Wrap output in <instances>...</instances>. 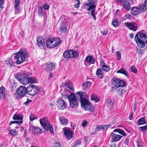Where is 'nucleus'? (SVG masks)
Returning a JSON list of instances; mask_svg holds the SVG:
<instances>
[{
    "label": "nucleus",
    "mask_w": 147,
    "mask_h": 147,
    "mask_svg": "<svg viewBox=\"0 0 147 147\" xmlns=\"http://www.w3.org/2000/svg\"><path fill=\"white\" fill-rule=\"evenodd\" d=\"M76 95L77 97L78 96V95H79L81 107H82L84 108L85 110H89L91 112L93 111L94 109L92 108L93 106L91 103L88 100H86L85 98L83 97L86 95L85 92H77Z\"/></svg>",
    "instance_id": "nucleus-1"
},
{
    "label": "nucleus",
    "mask_w": 147,
    "mask_h": 147,
    "mask_svg": "<svg viewBox=\"0 0 147 147\" xmlns=\"http://www.w3.org/2000/svg\"><path fill=\"white\" fill-rule=\"evenodd\" d=\"M135 40L140 48H144L147 42V36L145 33L139 32L135 35Z\"/></svg>",
    "instance_id": "nucleus-2"
},
{
    "label": "nucleus",
    "mask_w": 147,
    "mask_h": 147,
    "mask_svg": "<svg viewBox=\"0 0 147 147\" xmlns=\"http://www.w3.org/2000/svg\"><path fill=\"white\" fill-rule=\"evenodd\" d=\"M97 2L96 0H88L87 2L83 5V6L87 9L88 11H91V14L95 20H96L95 11L96 6L95 3Z\"/></svg>",
    "instance_id": "nucleus-3"
},
{
    "label": "nucleus",
    "mask_w": 147,
    "mask_h": 147,
    "mask_svg": "<svg viewBox=\"0 0 147 147\" xmlns=\"http://www.w3.org/2000/svg\"><path fill=\"white\" fill-rule=\"evenodd\" d=\"M29 55L27 51L24 50H20L17 53L14 58L17 60L16 61L17 63L19 64L23 63L26 58L29 57Z\"/></svg>",
    "instance_id": "nucleus-4"
},
{
    "label": "nucleus",
    "mask_w": 147,
    "mask_h": 147,
    "mask_svg": "<svg viewBox=\"0 0 147 147\" xmlns=\"http://www.w3.org/2000/svg\"><path fill=\"white\" fill-rule=\"evenodd\" d=\"M61 40L59 37L48 39L46 41L47 47L49 48H53L61 44Z\"/></svg>",
    "instance_id": "nucleus-5"
},
{
    "label": "nucleus",
    "mask_w": 147,
    "mask_h": 147,
    "mask_svg": "<svg viewBox=\"0 0 147 147\" xmlns=\"http://www.w3.org/2000/svg\"><path fill=\"white\" fill-rule=\"evenodd\" d=\"M40 122L42 126L47 131L49 130L51 134L54 133L53 126L50 125L48 120L46 118H42L40 120Z\"/></svg>",
    "instance_id": "nucleus-6"
},
{
    "label": "nucleus",
    "mask_w": 147,
    "mask_h": 147,
    "mask_svg": "<svg viewBox=\"0 0 147 147\" xmlns=\"http://www.w3.org/2000/svg\"><path fill=\"white\" fill-rule=\"evenodd\" d=\"M77 98L75 94L71 93L68 96V98L69 100V105L72 108H75L78 107V103L77 102V98L79 97V95H78Z\"/></svg>",
    "instance_id": "nucleus-7"
},
{
    "label": "nucleus",
    "mask_w": 147,
    "mask_h": 147,
    "mask_svg": "<svg viewBox=\"0 0 147 147\" xmlns=\"http://www.w3.org/2000/svg\"><path fill=\"white\" fill-rule=\"evenodd\" d=\"M15 77L17 80L24 85H26L29 83V77L27 74H19Z\"/></svg>",
    "instance_id": "nucleus-8"
},
{
    "label": "nucleus",
    "mask_w": 147,
    "mask_h": 147,
    "mask_svg": "<svg viewBox=\"0 0 147 147\" xmlns=\"http://www.w3.org/2000/svg\"><path fill=\"white\" fill-rule=\"evenodd\" d=\"M40 90L38 87L33 84H30L27 87V94L31 96H34L37 94Z\"/></svg>",
    "instance_id": "nucleus-9"
},
{
    "label": "nucleus",
    "mask_w": 147,
    "mask_h": 147,
    "mask_svg": "<svg viewBox=\"0 0 147 147\" xmlns=\"http://www.w3.org/2000/svg\"><path fill=\"white\" fill-rule=\"evenodd\" d=\"M16 93L17 94L20 96H22L25 95L27 92V87L23 86H20L17 89Z\"/></svg>",
    "instance_id": "nucleus-10"
},
{
    "label": "nucleus",
    "mask_w": 147,
    "mask_h": 147,
    "mask_svg": "<svg viewBox=\"0 0 147 147\" xmlns=\"http://www.w3.org/2000/svg\"><path fill=\"white\" fill-rule=\"evenodd\" d=\"M56 105L59 109L63 110L66 108L67 105L66 103L61 99H59L57 102Z\"/></svg>",
    "instance_id": "nucleus-11"
},
{
    "label": "nucleus",
    "mask_w": 147,
    "mask_h": 147,
    "mask_svg": "<svg viewBox=\"0 0 147 147\" xmlns=\"http://www.w3.org/2000/svg\"><path fill=\"white\" fill-rule=\"evenodd\" d=\"M37 43L38 46L41 49L44 48L45 43L44 39L42 37L38 36L36 39Z\"/></svg>",
    "instance_id": "nucleus-12"
},
{
    "label": "nucleus",
    "mask_w": 147,
    "mask_h": 147,
    "mask_svg": "<svg viewBox=\"0 0 147 147\" xmlns=\"http://www.w3.org/2000/svg\"><path fill=\"white\" fill-rule=\"evenodd\" d=\"M112 142H116L119 141L122 137V136L112 132L111 134Z\"/></svg>",
    "instance_id": "nucleus-13"
},
{
    "label": "nucleus",
    "mask_w": 147,
    "mask_h": 147,
    "mask_svg": "<svg viewBox=\"0 0 147 147\" xmlns=\"http://www.w3.org/2000/svg\"><path fill=\"white\" fill-rule=\"evenodd\" d=\"M132 1L131 0H123L122 4L123 8L126 10H130L131 9L130 3Z\"/></svg>",
    "instance_id": "nucleus-14"
},
{
    "label": "nucleus",
    "mask_w": 147,
    "mask_h": 147,
    "mask_svg": "<svg viewBox=\"0 0 147 147\" xmlns=\"http://www.w3.org/2000/svg\"><path fill=\"white\" fill-rule=\"evenodd\" d=\"M63 134L68 140L73 137L72 132L69 129H65L64 131Z\"/></svg>",
    "instance_id": "nucleus-15"
},
{
    "label": "nucleus",
    "mask_w": 147,
    "mask_h": 147,
    "mask_svg": "<svg viewBox=\"0 0 147 147\" xmlns=\"http://www.w3.org/2000/svg\"><path fill=\"white\" fill-rule=\"evenodd\" d=\"M140 12H143L140 10V7L139 9L136 7H133L131 10V13L133 15H137L139 14Z\"/></svg>",
    "instance_id": "nucleus-16"
},
{
    "label": "nucleus",
    "mask_w": 147,
    "mask_h": 147,
    "mask_svg": "<svg viewBox=\"0 0 147 147\" xmlns=\"http://www.w3.org/2000/svg\"><path fill=\"white\" fill-rule=\"evenodd\" d=\"M85 61L86 63L90 64H94L95 61V59L92 56H87Z\"/></svg>",
    "instance_id": "nucleus-17"
},
{
    "label": "nucleus",
    "mask_w": 147,
    "mask_h": 147,
    "mask_svg": "<svg viewBox=\"0 0 147 147\" xmlns=\"http://www.w3.org/2000/svg\"><path fill=\"white\" fill-rule=\"evenodd\" d=\"M92 85V83L89 81L84 82L82 84V89L84 90L88 89Z\"/></svg>",
    "instance_id": "nucleus-18"
},
{
    "label": "nucleus",
    "mask_w": 147,
    "mask_h": 147,
    "mask_svg": "<svg viewBox=\"0 0 147 147\" xmlns=\"http://www.w3.org/2000/svg\"><path fill=\"white\" fill-rule=\"evenodd\" d=\"M55 68V64L54 63H46V69L48 71L51 70Z\"/></svg>",
    "instance_id": "nucleus-19"
},
{
    "label": "nucleus",
    "mask_w": 147,
    "mask_h": 147,
    "mask_svg": "<svg viewBox=\"0 0 147 147\" xmlns=\"http://www.w3.org/2000/svg\"><path fill=\"white\" fill-rule=\"evenodd\" d=\"M67 18L66 16L64 15L61 16V17L60 20L61 21V27L60 28H66L67 26H66V22L65 20H66Z\"/></svg>",
    "instance_id": "nucleus-20"
},
{
    "label": "nucleus",
    "mask_w": 147,
    "mask_h": 147,
    "mask_svg": "<svg viewBox=\"0 0 147 147\" xmlns=\"http://www.w3.org/2000/svg\"><path fill=\"white\" fill-rule=\"evenodd\" d=\"M5 89L3 87L0 88V99L3 100L5 96Z\"/></svg>",
    "instance_id": "nucleus-21"
},
{
    "label": "nucleus",
    "mask_w": 147,
    "mask_h": 147,
    "mask_svg": "<svg viewBox=\"0 0 147 147\" xmlns=\"http://www.w3.org/2000/svg\"><path fill=\"white\" fill-rule=\"evenodd\" d=\"M59 120L61 124L64 125H66L68 123V119L63 117H59Z\"/></svg>",
    "instance_id": "nucleus-22"
},
{
    "label": "nucleus",
    "mask_w": 147,
    "mask_h": 147,
    "mask_svg": "<svg viewBox=\"0 0 147 147\" xmlns=\"http://www.w3.org/2000/svg\"><path fill=\"white\" fill-rule=\"evenodd\" d=\"M126 26L128 28H138L140 26L134 22L126 23L125 24Z\"/></svg>",
    "instance_id": "nucleus-23"
},
{
    "label": "nucleus",
    "mask_w": 147,
    "mask_h": 147,
    "mask_svg": "<svg viewBox=\"0 0 147 147\" xmlns=\"http://www.w3.org/2000/svg\"><path fill=\"white\" fill-rule=\"evenodd\" d=\"M140 10L142 11H144L147 9V0H145L144 2V5L141 3L140 4Z\"/></svg>",
    "instance_id": "nucleus-24"
},
{
    "label": "nucleus",
    "mask_w": 147,
    "mask_h": 147,
    "mask_svg": "<svg viewBox=\"0 0 147 147\" xmlns=\"http://www.w3.org/2000/svg\"><path fill=\"white\" fill-rule=\"evenodd\" d=\"M23 117L22 115L15 114L13 116V119L14 120H23Z\"/></svg>",
    "instance_id": "nucleus-25"
},
{
    "label": "nucleus",
    "mask_w": 147,
    "mask_h": 147,
    "mask_svg": "<svg viewBox=\"0 0 147 147\" xmlns=\"http://www.w3.org/2000/svg\"><path fill=\"white\" fill-rule=\"evenodd\" d=\"M71 50H66L63 53V56L66 58H71Z\"/></svg>",
    "instance_id": "nucleus-26"
},
{
    "label": "nucleus",
    "mask_w": 147,
    "mask_h": 147,
    "mask_svg": "<svg viewBox=\"0 0 147 147\" xmlns=\"http://www.w3.org/2000/svg\"><path fill=\"white\" fill-rule=\"evenodd\" d=\"M119 79L116 78H113L111 80V82L112 84L115 86L117 87L118 84H119Z\"/></svg>",
    "instance_id": "nucleus-27"
},
{
    "label": "nucleus",
    "mask_w": 147,
    "mask_h": 147,
    "mask_svg": "<svg viewBox=\"0 0 147 147\" xmlns=\"http://www.w3.org/2000/svg\"><path fill=\"white\" fill-rule=\"evenodd\" d=\"M65 86L70 89L71 91L74 90V88L72 86V84L71 82L70 81L67 82L65 84Z\"/></svg>",
    "instance_id": "nucleus-28"
},
{
    "label": "nucleus",
    "mask_w": 147,
    "mask_h": 147,
    "mask_svg": "<svg viewBox=\"0 0 147 147\" xmlns=\"http://www.w3.org/2000/svg\"><path fill=\"white\" fill-rule=\"evenodd\" d=\"M107 105L110 109H112L113 107L115 104V102L113 101L110 98H109L107 100Z\"/></svg>",
    "instance_id": "nucleus-29"
},
{
    "label": "nucleus",
    "mask_w": 147,
    "mask_h": 147,
    "mask_svg": "<svg viewBox=\"0 0 147 147\" xmlns=\"http://www.w3.org/2000/svg\"><path fill=\"white\" fill-rule=\"evenodd\" d=\"M117 73L123 74L127 77L129 76L128 72L123 68H121L117 71Z\"/></svg>",
    "instance_id": "nucleus-30"
},
{
    "label": "nucleus",
    "mask_w": 147,
    "mask_h": 147,
    "mask_svg": "<svg viewBox=\"0 0 147 147\" xmlns=\"http://www.w3.org/2000/svg\"><path fill=\"white\" fill-rule=\"evenodd\" d=\"M71 58H77L79 55L78 53L76 51L73 50H71Z\"/></svg>",
    "instance_id": "nucleus-31"
},
{
    "label": "nucleus",
    "mask_w": 147,
    "mask_h": 147,
    "mask_svg": "<svg viewBox=\"0 0 147 147\" xmlns=\"http://www.w3.org/2000/svg\"><path fill=\"white\" fill-rule=\"evenodd\" d=\"M107 128L106 125H98L96 127L97 129L99 131L106 130Z\"/></svg>",
    "instance_id": "nucleus-32"
},
{
    "label": "nucleus",
    "mask_w": 147,
    "mask_h": 147,
    "mask_svg": "<svg viewBox=\"0 0 147 147\" xmlns=\"http://www.w3.org/2000/svg\"><path fill=\"white\" fill-rule=\"evenodd\" d=\"M138 125H142L146 123V119L144 117H142L139 119L137 122Z\"/></svg>",
    "instance_id": "nucleus-33"
},
{
    "label": "nucleus",
    "mask_w": 147,
    "mask_h": 147,
    "mask_svg": "<svg viewBox=\"0 0 147 147\" xmlns=\"http://www.w3.org/2000/svg\"><path fill=\"white\" fill-rule=\"evenodd\" d=\"M102 71L101 69L99 68L97 69L96 74L98 78L102 79L103 77V75L102 73Z\"/></svg>",
    "instance_id": "nucleus-34"
},
{
    "label": "nucleus",
    "mask_w": 147,
    "mask_h": 147,
    "mask_svg": "<svg viewBox=\"0 0 147 147\" xmlns=\"http://www.w3.org/2000/svg\"><path fill=\"white\" fill-rule=\"evenodd\" d=\"M32 131H34L35 133L38 134L39 132L41 133V129L38 127H32Z\"/></svg>",
    "instance_id": "nucleus-35"
},
{
    "label": "nucleus",
    "mask_w": 147,
    "mask_h": 147,
    "mask_svg": "<svg viewBox=\"0 0 147 147\" xmlns=\"http://www.w3.org/2000/svg\"><path fill=\"white\" fill-rule=\"evenodd\" d=\"M15 62H13L12 60L10 58H9L6 61V64L8 66H14Z\"/></svg>",
    "instance_id": "nucleus-36"
},
{
    "label": "nucleus",
    "mask_w": 147,
    "mask_h": 147,
    "mask_svg": "<svg viewBox=\"0 0 147 147\" xmlns=\"http://www.w3.org/2000/svg\"><path fill=\"white\" fill-rule=\"evenodd\" d=\"M15 5L14 7L15 9L18 10L20 8V1L19 0H15L14 1Z\"/></svg>",
    "instance_id": "nucleus-37"
},
{
    "label": "nucleus",
    "mask_w": 147,
    "mask_h": 147,
    "mask_svg": "<svg viewBox=\"0 0 147 147\" xmlns=\"http://www.w3.org/2000/svg\"><path fill=\"white\" fill-rule=\"evenodd\" d=\"M119 84H118V86L117 87H123L125 85V82L123 80H120L119 79Z\"/></svg>",
    "instance_id": "nucleus-38"
},
{
    "label": "nucleus",
    "mask_w": 147,
    "mask_h": 147,
    "mask_svg": "<svg viewBox=\"0 0 147 147\" xmlns=\"http://www.w3.org/2000/svg\"><path fill=\"white\" fill-rule=\"evenodd\" d=\"M29 83H37L38 82L37 80L33 77H30L29 78Z\"/></svg>",
    "instance_id": "nucleus-39"
},
{
    "label": "nucleus",
    "mask_w": 147,
    "mask_h": 147,
    "mask_svg": "<svg viewBox=\"0 0 147 147\" xmlns=\"http://www.w3.org/2000/svg\"><path fill=\"white\" fill-rule=\"evenodd\" d=\"M137 147H143V142L142 141L139 139L137 141Z\"/></svg>",
    "instance_id": "nucleus-40"
},
{
    "label": "nucleus",
    "mask_w": 147,
    "mask_h": 147,
    "mask_svg": "<svg viewBox=\"0 0 147 147\" xmlns=\"http://www.w3.org/2000/svg\"><path fill=\"white\" fill-rule=\"evenodd\" d=\"M130 70L131 71L135 74H137L138 72V70L136 67L134 66H132L130 68Z\"/></svg>",
    "instance_id": "nucleus-41"
},
{
    "label": "nucleus",
    "mask_w": 147,
    "mask_h": 147,
    "mask_svg": "<svg viewBox=\"0 0 147 147\" xmlns=\"http://www.w3.org/2000/svg\"><path fill=\"white\" fill-rule=\"evenodd\" d=\"M102 69L103 70L106 71H108L110 70L109 67L106 65H103L102 67Z\"/></svg>",
    "instance_id": "nucleus-42"
},
{
    "label": "nucleus",
    "mask_w": 147,
    "mask_h": 147,
    "mask_svg": "<svg viewBox=\"0 0 147 147\" xmlns=\"http://www.w3.org/2000/svg\"><path fill=\"white\" fill-rule=\"evenodd\" d=\"M38 14L39 16L42 17L43 15V12L42 11V9L41 7H40L38 8Z\"/></svg>",
    "instance_id": "nucleus-43"
},
{
    "label": "nucleus",
    "mask_w": 147,
    "mask_h": 147,
    "mask_svg": "<svg viewBox=\"0 0 147 147\" xmlns=\"http://www.w3.org/2000/svg\"><path fill=\"white\" fill-rule=\"evenodd\" d=\"M112 24L113 26L114 27H117L118 26V23L117 20L114 19L112 22Z\"/></svg>",
    "instance_id": "nucleus-44"
},
{
    "label": "nucleus",
    "mask_w": 147,
    "mask_h": 147,
    "mask_svg": "<svg viewBox=\"0 0 147 147\" xmlns=\"http://www.w3.org/2000/svg\"><path fill=\"white\" fill-rule=\"evenodd\" d=\"M37 119V117L34 114H31L30 116V121H32L35 119Z\"/></svg>",
    "instance_id": "nucleus-45"
},
{
    "label": "nucleus",
    "mask_w": 147,
    "mask_h": 147,
    "mask_svg": "<svg viewBox=\"0 0 147 147\" xmlns=\"http://www.w3.org/2000/svg\"><path fill=\"white\" fill-rule=\"evenodd\" d=\"M139 128L142 131L145 132L147 129V125L139 127Z\"/></svg>",
    "instance_id": "nucleus-46"
},
{
    "label": "nucleus",
    "mask_w": 147,
    "mask_h": 147,
    "mask_svg": "<svg viewBox=\"0 0 147 147\" xmlns=\"http://www.w3.org/2000/svg\"><path fill=\"white\" fill-rule=\"evenodd\" d=\"M116 54L117 57V60H119L121 59V53L119 51H117L116 52Z\"/></svg>",
    "instance_id": "nucleus-47"
},
{
    "label": "nucleus",
    "mask_w": 147,
    "mask_h": 147,
    "mask_svg": "<svg viewBox=\"0 0 147 147\" xmlns=\"http://www.w3.org/2000/svg\"><path fill=\"white\" fill-rule=\"evenodd\" d=\"M81 143V141L80 140H78L76 142L73 147H76L77 146L80 145Z\"/></svg>",
    "instance_id": "nucleus-48"
},
{
    "label": "nucleus",
    "mask_w": 147,
    "mask_h": 147,
    "mask_svg": "<svg viewBox=\"0 0 147 147\" xmlns=\"http://www.w3.org/2000/svg\"><path fill=\"white\" fill-rule=\"evenodd\" d=\"M129 140L128 138H127L125 139V141L124 142V144L125 145L129 146Z\"/></svg>",
    "instance_id": "nucleus-49"
},
{
    "label": "nucleus",
    "mask_w": 147,
    "mask_h": 147,
    "mask_svg": "<svg viewBox=\"0 0 147 147\" xmlns=\"http://www.w3.org/2000/svg\"><path fill=\"white\" fill-rule=\"evenodd\" d=\"M107 28H105L104 29V31H101V33L103 35H106L107 34L108 31Z\"/></svg>",
    "instance_id": "nucleus-50"
},
{
    "label": "nucleus",
    "mask_w": 147,
    "mask_h": 147,
    "mask_svg": "<svg viewBox=\"0 0 147 147\" xmlns=\"http://www.w3.org/2000/svg\"><path fill=\"white\" fill-rule=\"evenodd\" d=\"M53 147H61V144L59 142H55L53 144Z\"/></svg>",
    "instance_id": "nucleus-51"
},
{
    "label": "nucleus",
    "mask_w": 147,
    "mask_h": 147,
    "mask_svg": "<svg viewBox=\"0 0 147 147\" xmlns=\"http://www.w3.org/2000/svg\"><path fill=\"white\" fill-rule=\"evenodd\" d=\"M137 51L138 54L140 55H142L144 51L143 49L139 48L138 49Z\"/></svg>",
    "instance_id": "nucleus-52"
},
{
    "label": "nucleus",
    "mask_w": 147,
    "mask_h": 147,
    "mask_svg": "<svg viewBox=\"0 0 147 147\" xmlns=\"http://www.w3.org/2000/svg\"><path fill=\"white\" fill-rule=\"evenodd\" d=\"M119 134L122 135L123 136H125L126 134L124 131L122 129H120V131L119 133Z\"/></svg>",
    "instance_id": "nucleus-53"
},
{
    "label": "nucleus",
    "mask_w": 147,
    "mask_h": 147,
    "mask_svg": "<svg viewBox=\"0 0 147 147\" xmlns=\"http://www.w3.org/2000/svg\"><path fill=\"white\" fill-rule=\"evenodd\" d=\"M9 133L12 135H15L16 134V131L10 130L9 131Z\"/></svg>",
    "instance_id": "nucleus-54"
},
{
    "label": "nucleus",
    "mask_w": 147,
    "mask_h": 147,
    "mask_svg": "<svg viewBox=\"0 0 147 147\" xmlns=\"http://www.w3.org/2000/svg\"><path fill=\"white\" fill-rule=\"evenodd\" d=\"M49 6L48 4H45L43 5V8L45 10H48L49 9Z\"/></svg>",
    "instance_id": "nucleus-55"
},
{
    "label": "nucleus",
    "mask_w": 147,
    "mask_h": 147,
    "mask_svg": "<svg viewBox=\"0 0 147 147\" xmlns=\"http://www.w3.org/2000/svg\"><path fill=\"white\" fill-rule=\"evenodd\" d=\"M32 102V100H30L28 98H27V101L24 103V104L26 106L28 105L29 104L30 102Z\"/></svg>",
    "instance_id": "nucleus-56"
},
{
    "label": "nucleus",
    "mask_w": 147,
    "mask_h": 147,
    "mask_svg": "<svg viewBox=\"0 0 147 147\" xmlns=\"http://www.w3.org/2000/svg\"><path fill=\"white\" fill-rule=\"evenodd\" d=\"M87 123V121L86 120H84L83 121L82 123V126L83 127H85Z\"/></svg>",
    "instance_id": "nucleus-57"
},
{
    "label": "nucleus",
    "mask_w": 147,
    "mask_h": 147,
    "mask_svg": "<svg viewBox=\"0 0 147 147\" xmlns=\"http://www.w3.org/2000/svg\"><path fill=\"white\" fill-rule=\"evenodd\" d=\"M19 34L22 38H24V31L23 30L19 32Z\"/></svg>",
    "instance_id": "nucleus-58"
},
{
    "label": "nucleus",
    "mask_w": 147,
    "mask_h": 147,
    "mask_svg": "<svg viewBox=\"0 0 147 147\" xmlns=\"http://www.w3.org/2000/svg\"><path fill=\"white\" fill-rule=\"evenodd\" d=\"M125 17L126 18H127L128 19H131V15L129 14H126L125 16Z\"/></svg>",
    "instance_id": "nucleus-59"
},
{
    "label": "nucleus",
    "mask_w": 147,
    "mask_h": 147,
    "mask_svg": "<svg viewBox=\"0 0 147 147\" xmlns=\"http://www.w3.org/2000/svg\"><path fill=\"white\" fill-rule=\"evenodd\" d=\"M80 4V2H77V3H76L75 5V7L76 8H79Z\"/></svg>",
    "instance_id": "nucleus-60"
},
{
    "label": "nucleus",
    "mask_w": 147,
    "mask_h": 147,
    "mask_svg": "<svg viewBox=\"0 0 147 147\" xmlns=\"http://www.w3.org/2000/svg\"><path fill=\"white\" fill-rule=\"evenodd\" d=\"M23 122V120H20V121H17L16 123L19 125H20L22 124Z\"/></svg>",
    "instance_id": "nucleus-61"
},
{
    "label": "nucleus",
    "mask_w": 147,
    "mask_h": 147,
    "mask_svg": "<svg viewBox=\"0 0 147 147\" xmlns=\"http://www.w3.org/2000/svg\"><path fill=\"white\" fill-rule=\"evenodd\" d=\"M93 100H94L95 102H97L100 100V99L96 97Z\"/></svg>",
    "instance_id": "nucleus-62"
},
{
    "label": "nucleus",
    "mask_w": 147,
    "mask_h": 147,
    "mask_svg": "<svg viewBox=\"0 0 147 147\" xmlns=\"http://www.w3.org/2000/svg\"><path fill=\"white\" fill-rule=\"evenodd\" d=\"M133 113H131L129 115V118L130 120H132L133 119Z\"/></svg>",
    "instance_id": "nucleus-63"
},
{
    "label": "nucleus",
    "mask_w": 147,
    "mask_h": 147,
    "mask_svg": "<svg viewBox=\"0 0 147 147\" xmlns=\"http://www.w3.org/2000/svg\"><path fill=\"white\" fill-rule=\"evenodd\" d=\"M60 30L62 32H65L67 30V28H60Z\"/></svg>",
    "instance_id": "nucleus-64"
}]
</instances>
